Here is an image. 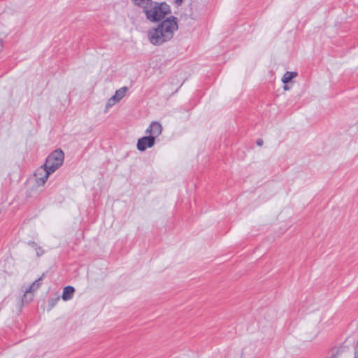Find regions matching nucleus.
<instances>
[{
  "instance_id": "f03ea898",
  "label": "nucleus",
  "mask_w": 358,
  "mask_h": 358,
  "mask_svg": "<svg viewBox=\"0 0 358 358\" xmlns=\"http://www.w3.org/2000/svg\"><path fill=\"white\" fill-rule=\"evenodd\" d=\"M142 9L146 19L151 22L164 20L166 16L171 13L170 6L167 3H159L153 0Z\"/></svg>"
},
{
  "instance_id": "aec40b11",
  "label": "nucleus",
  "mask_w": 358,
  "mask_h": 358,
  "mask_svg": "<svg viewBox=\"0 0 358 358\" xmlns=\"http://www.w3.org/2000/svg\"><path fill=\"white\" fill-rule=\"evenodd\" d=\"M241 358H243V357H241Z\"/></svg>"
},
{
  "instance_id": "1a4fd4ad",
  "label": "nucleus",
  "mask_w": 358,
  "mask_h": 358,
  "mask_svg": "<svg viewBox=\"0 0 358 358\" xmlns=\"http://www.w3.org/2000/svg\"><path fill=\"white\" fill-rule=\"evenodd\" d=\"M75 292L74 287L72 286H67L64 288L62 293V299L64 301H69L72 299Z\"/></svg>"
},
{
  "instance_id": "9d476101",
  "label": "nucleus",
  "mask_w": 358,
  "mask_h": 358,
  "mask_svg": "<svg viewBox=\"0 0 358 358\" xmlns=\"http://www.w3.org/2000/svg\"><path fill=\"white\" fill-rule=\"evenodd\" d=\"M297 75L298 73L296 72L287 71L282 78V81L285 84H289Z\"/></svg>"
},
{
  "instance_id": "39448f33",
  "label": "nucleus",
  "mask_w": 358,
  "mask_h": 358,
  "mask_svg": "<svg viewBox=\"0 0 358 358\" xmlns=\"http://www.w3.org/2000/svg\"><path fill=\"white\" fill-rule=\"evenodd\" d=\"M43 275L36 280L28 289H27L24 292V296L22 299V303H29L33 299L32 293L37 290L41 286V281L42 280Z\"/></svg>"
},
{
  "instance_id": "f3484780",
  "label": "nucleus",
  "mask_w": 358,
  "mask_h": 358,
  "mask_svg": "<svg viewBox=\"0 0 358 358\" xmlns=\"http://www.w3.org/2000/svg\"><path fill=\"white\" fill-rule=\"evenodd\" d=\"M182 2H183V0H175V3L178 6H180L182 3Z\"/></svg>"
},
{
  "instance_id": "dca6fc26",
  "label": "nucleus",
  "mask_w": 358,
  "mask_h": 358,
  "mask_svg": "<svg viewBox=\"0 0 358 358\" xmlns=\"http://www.w3.org/2000/svg\"><path fill=\"white\" fill-rule=\"evenodd\" d=\"M263 143H264V141H263V140H262V138H259V139H257V145L258 146H262V145H263Z\"/></svg>"
},
{
  "instance_id": "ddd939ff",
  "label": "nucleus",
  "mask_w": 358,
  "mask_h": 358,
  "mask_svg": "<svg viewBox=\"0 0 358 358\" xmlns=\"http://www.w3.org/2000/svg\"><path fill=\"white\" fill-rule=\"evenodd\" d=\"M29 245L36 251L37 257L41 256L44 251L41 246H38L36 243L31 242Z\"/></svg>"
},
{
  "instance_id": "a211bd4d",
  "label": "nucleus",
  "mask_w": 358,
  "mask_h": 358,
  "mask_svg": "<svg viewBox=\"0 0 358 358\" xmlns=\"http://www.w3.org/2000/svg\"><path fill=\"white\" fill-rule=\"evenodd\" d=\"M283 88L285 90H289L290 89V87L289 86V84H285Z\"/></svg>"
},
{
  "instance_id": "9b49d317",
  "label": "nucleus",
  "mask_w": 358,
  "mask_h": 358,
  "mask_svg": "<svg viewBox=\"0 0 358 358\" xmlns=\"http://www.w3.org/2000/svg\"><path fill=\"white\" fill-rule=\"evenodd\" d=\"M127 91V87H122L120 89L116 90L115 94L113 96L116 99L117 102H119L125 96Z\"/></svg>"
},
{
  "instance_id": "f8f14e48",
  "label": "nucleus",
  "mask_w": 358,
  "mask_h": 358,
  "mask_svg": "<svg viewBox=\"0 0 358 358\" xmlns=\"http://www.w3.org/2000/svg\"><path fill=\"white\" fill-rule=\"evenodd\" d=\"M134 5L139 7L144 8L145 6L148 5L150 1L152 0H131Z\"/></svg>"
},
{
  "instance_id": "7ed1b4c3",
  "label": "nucleus",
  "mask_w": 358,
  "mask_h": 358,
  "mask_svg": "<svg viewBox=\"0 0 358 358\" xmlns=\"http://www.w3.org/2000/svg\"><path fill=\"white\" fill-rule=\"evenodd\" d=\"M321 322L322 317L318 316L307 324L301 334V339L304 341H312L314 340L322 329V325L320 324Z\"/></svg>"
},
{
  "instance_id": "2eb2a0df",
  "label": "nucleus",
  "mask_w": 358,
  "mask_h": 358,
  "mask_svg": "<svg viewBox=\"0 0 358 358\" xmlns=\"http://www.w3.org/2000/svg\"><path fill=\"white\" fill-rule=\"evenodd\" d=\"M59 300V296H57L56 298H54V299H52L51 300L49 301V306H50V308H52L58 302V301Z\"/></svg>"
},
{
  "instance_id": "423d86ee",
  "label": "nucleus",
  "mask_w": 358,
  "mask_h": 358,
  "mask_svg": "<svg viewBox=\"0 0 358 358\" xmlns=\"http://www.w3.org/2000/svg\"><path fill=\"white\" fill-rule=\"evenodd\" d=\"M51 173L44 165L41 166L35 172L36 182L38 185H43Z\"/></svg>"
},
{
  "instance_id": "20e7f679",
  "label": "nucleus",
  "mask_w": 358,
  "mask_h": 358,
  "mask_svg": "<svg viewBox=\"0 0 358 358\" xmlns=\"http://www.w3.org/2000/svg\"><path fill=\"white\" fill-rule=\"evenodd\" d=\"M64 152L61 150L53 151L46 159L44 166L51 173L55 172L63 164Z\"/></svg>"
},
{
  "instance_id": "6ab92c4d",
  "label": "nucleus",
  "mask_w": 358,
  "mask_h": 358,
  "mask_svg": "<svg viewBox=\"0 0 358 358\" xmlns=\"http://www.w3.org/2000/svg\"><path fill=\"white\" fill-rule=\"evenodd\" d=\"M2 48H3V44H2V41L0 39V52L2 50Z\"/></svg>"
},
{
  "instance_id": "0eeeda50",
  "label": "nucleus",
  "mask_w": 358,
  "mask_h": 358,
  "mask_svg": "<svg viewBox=\"0 0 358 358\" xmlns=\"http://www.w3.org/2000/svg\"><path fill=\"white\" fill-rule=\"evenodd\" d=\"M155 143L153 136H143L138 140L137 148L139 151H145L148 148H152Z\"/></svg>"
},
{
  "instance_id": "f257e3e1",
  "label": "nucleus",
  "mask_w": 358,
  "mask_h": 358,
  "mask_svg": "<svg viewBox=\"0 0 358 358\" xmlns=\"http://www.w3.org/2000/svg\"><path fill=\"white\" fill-rule=\"evenodd\" d=\"M178 28L177 18L170 16L148 31V39L152 45H161L173 38Z\"/></svg>"
},
{
  "instance_id": "4468645a",
  "label": "nucleus",
  "mask_w": 358,
  "mask_h": 358,
  "mask_svg": "<svg viewBox=\"0 0 358 358\" xmlns=\"http://www.w3.org/2000/svg\"><path fill=\"white\" fill-rule=\"evenodd\" d=\"M117 101H116V99L113 97V96L108 100L106 105V111L108 110V109L113 106H114Z\"/></svg>"
},
{
  "instance_id": "6e6552de",
  "label": "nucleus",
  "mask_w": 358,
  "mask_h": 358,
  "mask_svg": "<svg viewBox=\"0 0 358 358\" xmlns=\"http://www.w3.org/2000/svg\"><path fill=\"white\" fill-rule=\"evenodd\" d=\"M162 127L161 124L157 122H152L145 130V133L150 136H153L155 139L162 134Z\"/></svg>"
}]
</instances>
